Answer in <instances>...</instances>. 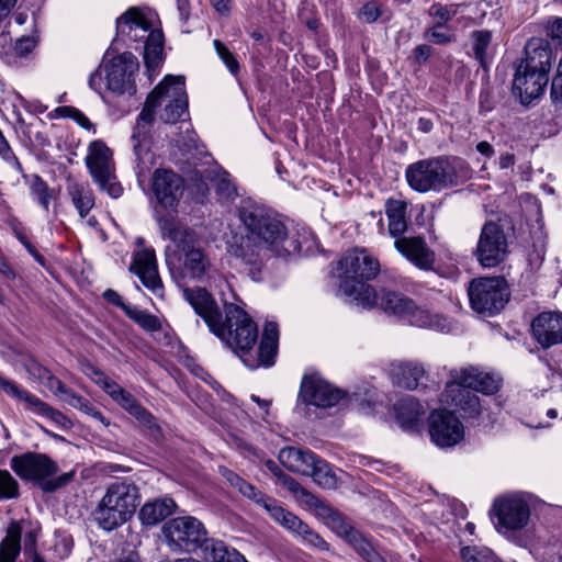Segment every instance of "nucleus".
<instances>
[{
	"label": "nucleus",
	"instance_id": "nucleus-1",
	"mask_svg": "<svg viewBox=\"0 0 562 562\" xmlns=\"http://www.w3.org/2000/svg\"><path fill=\"white\" fill-rule=\"evenodd\" d=\"M184 300L205 322L209 329L220 338L228 334L227 344L249 369L269 368L274 364L278 352L279 328L274 322H267L257 351L252 348L258 339V328L249 315L236 304L224 305L220 311L213 296L204 288H184Z\"/></svg>",
	"mask_w": 562,
	"mask_h": 562
},
{
	"label": "nucleus",
	"instance_id": "nucleus-2",
	"mask_svg": "<svg viewBox=\"0 0 562 562\" xmlns=\"http://www.w3.org/2000/svg\"><path fill=\"white\" fill-rule=\"evenodd\" d=\"M239 220L246 234L229 244L228 252L254 281L260 280L266 251L280 257L302 251L301 244L288 238L285 225L266 206L245 202Z\"/></svg>",
	"mask_w": 562,
	"mask_h": 562
},
{
	"label": "nucleus",
	"instance_id": "nucleus-3",
	"mask_svg": "<svg viewBox=\"0 0 562 562\" xmlns=\"http://www.w3.org/2000/svg\"><path fill=\"white\" fill-rule=\"evenodd\" d=\"M340 279L339 291L364 308L376 303V292L368 282L380 272V262L367 249L356 248L347 252L337 263Z\"/></svg>",
	"mask_w": 562,
	"mask_h": 562
},
{
	"label": "nucleus",
	"instance_id": "nucleus-4",
	"mask_svg": "<svg viewBox=\"0 0 562 562\" xmlns=\"http://www.w3.org/2000/svg\"><path fill=\"white\" fill-rule=\"evenodd\" d=\"M116 36L134 48L143 49L145 66L156 74L162 60L164 34L154 30L150 19L138 8L132 7L116 19Z\"/></svg>",
	"mask_w": 562,
	"mask_h": 562
},
{
	"label": "nucleus",
	"instance_id": "nucleus-5",
	"mask_svg": "<svg viewBox=\"0 0 562 562\" xmlns=\"http://www.w3.org/2000/svg\"><path fill=\"white\" fill-rule=\"evenodd\" d=\"M469 173L467 162L456 156L436 157L411 164L405 172L408 186L417 192H440L459 184Z\"/></svg>",
	"mask_w": 562,
	"mask_h": 562
},
{
	"label": "nucleus",
	"instance_id": "nucleus-6",
	"mask_svg": "<svg viewBox=\"0 0 562 562\" xmlns=\"http://www.w3.org/2000/svg\"><path fill=\"white\" fill-rule=\"evenodd\" d=\"M140 499L139 487L132 479L113 480L93 513L98 526L106 531L121 527L135 515Z\"/></svg>",
	"mask_w": 562,
	"mask_h": 562
},
{
	"label": "nucleus",
	"instance_id": "nucleus-7",
	"mask_svg": "<svg viewBox=\"0 0 562 562\" xmlns=\"http://www.w3.org/2000/svg\"><path fill=\"white\" fill-rule=\"evenodd\" d=\"M164 238L175 246V256L182 263L183 272L192 279L203 280L213 266L194 231L178 223L173 216L167 215L158 220Z\"/></svg>",
	"mask_w": 562,
	"mask_h": 562
},
{
	"label": "nucleus",
	"instance_id": "nucleus-8",
	"mask_svg": "<svg viewBox=\"0 0 562 562\" xmlns=\"http://www.w3.org/2000/svg\"><path fill=\"white\" fill-rule=\"evenodd\" d=\"M138 71L137 57L131 52H124L91 72L88 83L103 100L105 91L117 97L131 98L137 92Z\"/></svg>",
	"mask_w": 562,
	"mask_h": 562
},
{
	"label": "nucleus",
	"instance_id": "nucleus-9",
	"mask_svg": "<svg viewBox=\"0 0 562 562\" xmlns=\"http://www.w3.org/2000/svg\"><path fill=\"white\" fill-rule=\"evenodd\" d=\"M10 468L20 479L37 483L46 493L68 485L75 476V471L56 476L58 464L47 454L33 451L13 456L10 459Z\"/></svg>",
	"mask_w": 562,
	"mask_h": 562
},
{
	"label": "nucleus",
	"instance_id": "nucleus-10",
	"mask_svg": "<svg viewBox=\"0 0 562 562\" xmlns=\"http://www.w3.org/2000/svg\"><path fill=\"white\" fill-rule=\"evenodd\" d=\"M146 102L155 113L161 109L159 117L165 124H176L189 115L184 78L166 76L147 95Z\"/></svg>",
	"mask_w": 562,
	"mask_h": 562
},
{
	"label": "nucleus",
	"instance_id": "nucleus-11",
	"mask_svg": "<svg viewBox=\"0 0 562 562\" xmlns=\"http://www.w3.org/2000/svg\"><path fill=\"white\" fill-rule=\"evenodd\" d=\"M468 295L474 312L494 316L505 307L510 293L504 277H483L470 282Z\"/></svg>",
	"mask_w": 562,
	"mask_h": 562
},
{
	"label": "nucleus",
	"instance_id": "nucleus-12",
	"mask_svg": "<svg viewBox=\"0 0 562 562\" xmlns=\"http://www.w3.org/2000/svg\"><path fill=\"white\" fill-rule=\"evenodd\" d=\"M162 535L171 550L187 553H194L199 549L204 552L211 541L204 525L192 516L170 519L164 525Z\"/></svg>",
	"mask_w": 562,
	"mask_h": 562
},
{
	"label": "nucleus",
	"instance_id": "nucleus-13",
	"mask_svg": "<svg viewBox=\"0 0 562 562\" xmlns=\"http://www.w3.org/2000/svg\"><path fill=\"white\" fill-rule=\"evenodd\" d=\"M375 305L418 327L439 328L445 321L441 316L417 306L412 299L394 291H382L380 296L376 295V303L373 306Z\"/></svg>",
	"mask_w": 562,
	"mask_h": 562
},
{
	"label": "nucleus",
	"instance_id": "nucleus-14",
	"mask_svg": "<svg viewBox=\"0 0 562 562\" xmlns=\"http://www.w3.org/2000/svg\"><path fill=\"white\" fill-rule=\"evenodd\" d=\"M113 153L105 143H90L86 157L87 167L99 188L117 199L123 193L122 186L114 175Z\"/></svg>",
	"mask_w": 562,
	"mask_h": 562
},
{
	"label": "nucleus",
	"instance_id": "nucleus-15",
	"mask_svg": "<svg viewBox=\"0 0 562 562\" xmlns=\"http://www.w3.org/2000/svg\"><path fill=\"white\" fill-rule=\"evenodd\" d=\"M474 255L484 268L496 267L505 260L507 238L499 224L488 221L483 225Z\"/></svg>",
	"mask_w": 562,
	"mask_h": 562
},
{
	"label": "nucleus",
	"instance_id": "nucleus-16",
	"mask_svg": "<svg viewBox=\"0 0 562 562\" xmlns=\"http://www.w3.org/2000/svg\"><path fill=\"white\" fill-rule=\"evenodd\" d=\"M499 386L501 380L498 378L483 372L476 367L469 366L450 370L445 391L451 393L461 392L460 390H474L488 395L496 393Z\"/></svg>",
	"mask_w": 562,
	"mask_h": 562
},
{
	"label": "nucleus",
	"instance_id": "nucleus-17",
	"mask_svg": "<svg viewBox=\"0 0 562 562\" xmlns=\"http://www.w3.org/2000/svg\"><path fill=\"white\" fill-rule=\"evenodd\" d=\"M429 435L441 448L453 447L463 439L464 429L459 418L449 411H434L429 416Z\"/></svg>",
	"mask_w": 562,
	"mask_h": 562
},
{
	"label": "nucleus",
	"instance_id": "nucleus-18",
	"mask_svg": "<svg viewBox=\"0 0 562 562\" xmlns=\"http://www.w3.org/2000/svg\"><path fill=\"white\" fill-rule=\"evenodd\" d=\"M345 392L317 375L304 376L301 382L299 400L306 405L328 408L337 405Z\"/></svg>",
	"mask_w": 562,
	"mask_h": 562
},
{
	"label": "nucleus",
	"instance_id": "nucleus-19",
	"mask_svg": "<svg viewBox=\"0 0 562 562\" xmlns=\"http://www.w3.org/2000/svg\"><path fill=\"white\" fill-rule=\"evenodd\" d=\"M495 526L498 530H517L524 528L530 517L528 503L520 496L510 495L496 501L493 505Z\"/></svg>",
	"mask_w": 562,
	"mask_h": 562
},
{
	"label": "nucleus",
	"instance_id": "nucleus-20",
	"mask_svg": "<svg viewBox=\"0 0 562 562\" xmlns=\"http://www.w3.org/2000/svg\"><path fill=\"white\" fill-rule=\"evenodd\" d=\"M151 189L164 209L175 210L183 195L184 180L171 169H157L151 178Z\"/></svg>",
	"mask_w": 562,
	"mask_h": 562
},
{
	"label": "nucleus",
	"instance_id": "nucleus-21",
	"mask_svg": "<svg viewBox=\"0 0 562 562\" xmlns=\"http://www.w3.org/2000/svg\"><path fill=\"white\" fill-rule=\"evenodd\" d=\"M548 82L549 76L543 72L517 66L513 80V93L519 98L521 104L528 105L542 95Z\"/></svg>",
	"mask_w": 562,
	"mask_h": 562
},
{
	"label": "nucleus",
	"instance_id": "nucleus-22",
	"mask_svg": "<svg viewBox=\"0 0 562 562\" xmlns=\"http://www.w3.org/2000/svg\"><path fill=\"white\" fill-rule=\"evenodd\" d=\"M531 334L543 348L562 344V313L542 312L531 323Z\"/></svg>",
	"mask_w": 562,
	"mask_h": 562
},
{
	"label": "nucleus",
	"instance_id": "nucleus-23",
	"mask_svg": "<svg viewBox=\"0 0 562 562\" xmlns=\"http://www.w3.org/2000/svg\"><path fill=\"white\" fill-rule=\"evenodd\" d=\"M130 271L135 273L144 286L155 295H162L164 285L158 273L154 249H143L135 252Z\"/></svg>",
	"mask_w": 562,
	"mask_h": 562
},
{
	"label": "nucleus",
	"instance_id": "nucleus-24",
	"mask_svg": "<svg viewBox=\"0 0 562 562\" xmlns=\"http://www.w3.org/2000/svg\"><path fill=\"white\" fill-rule=\"evenodd\" d=\"M0 389L3 392H5L9 396L16 398L19 401L25 402L33 412L48 417L50 420H53L56 424L65 425L66 423L69 422L68 418L61 412L53 408L50 405L43 402L36 395L20 387L13 381L8 380L1 375H0Z\"/></svg>",
	"mask_w": 562,
	"mask_h": 562
},
{
	"label": "nucleus",
	"instance_id": "nucleus-25",
	"mask_svg": "<svg viewBox=\"0 0 562 562\" xmlns=\"http://www.w3.org/2000/svg\"><path fill=\"white\" fill-rule=\"evenodd\" d=\"M524 50L525 58L518 66L549 76L554 58L550 43L542 37H531L526 43Z\"/></svg>",
	"mask_w": 562,
	"mask_h": 562
},
{
	"label": "nucleus",
	"instance_id": "nucleus-26",
	"mask_svg": "<svg viewBox=\"0 0 562 562\" xmlns=\"http://www.w3.org/2000/svg\"><path fill=\"white\" fill-rule=\"evenodd\" d=\"M397 251L414 266L423 270H431L435 252L427 246L423 237H398L394 241Z\"/></svg>",
	"mask_w": 562,
	"mask_h": 562
},
{
	"label": "nucleus",
	"instance_id": "nucleus-27",
	"mask_svg": "<svg viewBox=\"0 0 562 562\" xmlns=\"http://www.w3.org/2000/svg\"><path fill=\"white\" fill-rule=\"evenodd\" d=\"M394 417L404 430H415L422 424L426 411L424 406L413 396L398 400L394 406Z\"/></svg>",
	"mask_w": 562,
	"mask_h": 562
},
{
	"label": "nucleus",
	"instance_id": "nucleus-28",
	"mask_svg": "<svg viewBox=\"0 0 562 562\" xmlns=\"http://www.w3.org/2000/svg\"><path fill=\"white\" fill-rule=\"evenodd\" d=\"M461 392L443 391V401L461 414L464 419H476L482 414L483 405L480 397L470 390H460Z\"/></svg>",
	"mask_w": 562,
	"mask_h": 562
},
{
	"label": "nucleus",
	"instance_id": "nucleus-29",
	"mask_svg": "<svg viewBox=\"0 0 562 562\" xmlns=\"http://www.w3.org/2000/svg\"><path fill=\"white\" fill-rule=\"evenodd\" d=\"M316 454L310 450L286 447L280 450L279 461L291 472L308 475L313 471Z\"/></svg>",
	"mask_w": 562,
	"mask_h": 562
},
{
	"label": "nucleus",
	"instance_id": "nucleus-30",
	"mask_svg": "<svg viewBox=\"0 0 562 562\" xmlns=\"http://www.w3.org/2000/svg\"><path fill=\"white\" fill-rule=\"evenodd\" d=\"M176 508L177 504L172 498H156L140 507L138 518L145 526H155L172 515Z\"/></svg>",
	"mask_w": 562,
	"mask_h": 562
},
{
	"label": "nucleus",
	"instance_id": "nucleus-31",
	"mask_svg": "<svg viewBox=\"0 0 562 562\" xmlns=\"http://www.w3.org/2000/svg\"><path fill=\"white\" fill-rule=\"evenodd\" d=\"M425 374V369L416 362H394L390 369L392 382L397 386L414 390L418 386L420 378Z\"/></svg>",
	"mask_w": 562,
	"mask_h": 562
},
{
	"label": "nucleus",
	"instance_id": "nucleus-32",
	"mask_svg": "<svg viewBox=\"0 0 562 562\" xmlns=\"http://www.w3.org/2000/svg\"><path fill=\"white\" fill-rule=\"evenodd\" d=\"M22 526L12 520L0 542V562H15L21 552Z\"/></svg>",
	"mask_w": 562,
	"mask_h": 562
},
{
	"label": "nucleus",
	"instance_id": "nucleus-33",
	"mask_svg": "<svg viewBox=\"0 0 562 562\" xmlns=\"http://www.w3.org/2000/svg\"><path fill=\"white\" fill-rule=\"evenodd\" d=\"M220 473L226 480V482L231 486L235 487L241 495L261 505L262 507H265L267 502L270 499L269 496L257 490L252 484L245 481L234 471L225 467H220Z\"/></svg>",
	"mask_w": 562,
	"mask_h": 562
},
{
	"label": "nucleus",
	"instance_id": "nucleus-34",
	"mask_svg": "<svg viewBox=\"0 0 562 562\" xmlns=\"http://www.w3.org/2000/svg\"><path fill=\"white\" fill-rule=\"evenodd\" d=\"M407 204L401 200H387L385 203V213L389 220V233L392 237L404 234L407 229L406 222Z\"/></svg>",
	"mask_w": 562,
	"mask_h": 562
},
{
	"label": "nucleus",
	"instance_id": "nucleus-35",
	"mask_svg": "<svg viewBox=\"0 0 562 562\" xmlns=\"http://www.w3.org/2000/svg\"><path fill=\"white\" fill-rule=\"evenodd\" d=\"M206 546L203 553L210 562H248L235 548L222 540L211 539Z\"/></svg>",
	"mask_w": 562,
	"mask_h": 562
},
{
	"label": "nucleus",
	"instance_id": "nucleus-36",
	"mask_svg": "<svg viewBox=\"0 0 562 562\" xmlns=\"http://www.w3.org/2000/svg\"><path fill=\"white\" fill-rule=\"evenodd\" d=\"M492 43V32L488 30H475L471 33L472 57L481 65L483 69H487L491 63L488 49Z\"/></svg>",
	"mask_w": 562,
	"mask_h": 562
},
{
	"label": "nucleus",
	"instance_id": "nucleus-37",
	"mask_svg": "<svg viewBox=\"0 0 562 562\" xmlns=\"http://www.w3.org/2000/svg\"><path fill=\"white\" fill-rule=\"evenodd\" d=\"M23 179L30 189L32 199L35 200L45 212H48L50 200L54 196V190L36 173L23 175Z\"/></svg>",
	"mask_w": 562,
	"mask_h": 562
},
{
	"label": "nucleus",
	"instance_id": "nucleus-38",
	"mask_svg": "<svg viewBox=\"0 0 562 562\" xmlns=\"http://www.w3.org/2000/svg\"><path fill=\"white\" fill-rule=\"evenodd\" d=\"M263 508L270 514V516L277 522H279L284 528L297 535L303 528H305V522H303L297 516H295L291 512H288L283 507L279 506L277 501L271 497Z\"/></svg>",
	"mask_w": 562,
	"mask_h": 562
},
{
	"label": "nucleus",
	"instance_id": "nucleus-39",
	"mask_svg": "<svg viewBox=\"0 0 562 562\" xmlns=\"http://www.w3.org/2000/svg\"><path fill=\"white\" fill-rule=\"evenodd\" d=\"M67 190L80 217H86L94 205L92 190L88 186L76 182L69 184Z\"/></svg>",
	"mask_w": 562,
	"mask_h": 562
},
{
	"label": "nucleus",
	"instance_id": "nucleus-40",
	"mask_svg": "<svg viewBox=\"0 0 562 562\" xmlns=\"http://www.w3.org/2000/svg\"><path fill=\"white\" fill-rule=\"evenodd\" d=\"M157 125L155 112L145 102L140 113L137 115L132 134V140H148L154 137L153 131Z\"/></svg>",
	"mask_w": 562,
	"mask_h": 562
},
{
	"label": "nucleus",
	"instance_id": "nucleus-41",
	"mask_svg": "<svg viewBox=\"0 0 562 562\" xmlns=\"http://www.w3.org/2000/svg\"><path fill=\"white\" fill-rule=\"evenodd\" d=\"M313 481L323 488L335 490L338 487V479L331 467L325 460L316 456L313 471L308 473Z\"/></svg>",
	"mask_w": 562,
	"mask_h": 562
},
{
	"label": "nucleus",
	"instance_id": "nucleus-42",
	"mask_svg": "<svg viewBox=\"0 0 562 562\" xmlns=\"http://www.w3.org/2000/svg\"><path fill=\"white\" fill-rule=\"evenodd\" d=\"M532 553L539 562H554L555 558L562 554V540L552 536L547 540L539 541L533 547Z\"/></svg>",
	"mask_w": 562,
	"mask_h": 562
},
{
	"label": "nucleus",
	"instance_id": "nucleus-43",
	"mask_svg": "<svg viewBox=\"0 0 562 562\" xmlns=\"http://www.w3.org/2000/svg\"><path fill=\"white\" fill-rule=\"evenodd\" d=\"M125 315L146 331L154 333L161 329V322L156 315L137 306L131 305Z\"/></svg>",
	"mask_w": 562,
	"mask_h": 562
},
{
	"label": "nucleus",
	"instance_id": "nucleus-44",
	"mask_svg": "<svg viewBox=\"0 0 562 562\" xmlns=\"http://www.w3.org/2000/svg\"><path fill=\"white\" fill-rule=\"evenodd\" d=\"M63 401L66 402L71 407L77 408L83 412L85 414L93 417L103 426L108 427L110 425V420L106 417H104V415L86 397L72 393L68 394L67 397H63Z\"/></svg>",
	"mask_w": 562,
	"mask_h": 562
},
{
	"label": "nucleus",
	"instance_id": "nucleus-45",
	"mask_svg": "<svg viewBox=\"0 0 562 562\" xmlns=\"http://www.w3.org/2000/svg\"><path fill=\"white\" fill-rule=\"evenodd\" d=\"M134 418L138 422L145 436L154 441H160L164 437L162 428L156 417L145 407H143Z\"/></svg>",
	"mask_w": 562,
	"mask_h": 562
},
{
	"label": "nucleus",
	"instance_id": "nucleus-46",
	"mask_svg": "<svg viewBox=\"0 0 562 562\" xmlns=\"http://www.w3.org/2000/svg\"><path fill=\"white\" fill-rule=\"evenodd\" d=\"M460 555L464 562H501L486 547L467 546L460 550Z\"/></svg>",
	"mask_w": 562,
	"mask_h": 562
},
{
	"label": "nucleus",
	"instance_id": "nucleus-47",
	"mask_svg": "<svg viewBox=\"0 0 562 562\" xmlns=\"http://www.w3.org/2000/svg\"><path fill=\"white\" fill-rule=\"evenodd\" d=\"M19 497L20 484L18 480L8 470L0 469V502Z\"/></svg>",
	"mask_w": 562,
	"mask_h": 562
},
{
	"label": "nucleus",
	"instance_id": "nucleus-48",
	"mask_svg": "<svg viewBox=\"0 0 562 562\" xmlns=\"http://www.w3.org/2000/svg\"><path fill=\"white\" fill-rule=\"evenodd\" d=\"M325 524L338 536L347 540H357L358 532L353 530L351 525L346 520L344 515L337 510L328 518Z\"/></svg>",
	"mask_w": 562,
	"mask_h": 562
},
{
	"label": "nucleus",
	"instance_id": "nucleus-49",
	"mask_svg": "<svg viewBox=\"0 0 562 562\" xmlns=\"http://www.w3.org/2000/svg\"><path fill=\"white\" fill-rule=\"evenodd\" d=\"M460 7L461 4L457 3L442 5L439 2H435L430 5L428 13L437 21L435 24L447 26V22L457 15Z\"/></svg>",
	"mask_w": 562,
	"mask_h": 562
},
{
	"label": "nucleus",
	"instance_id": "nucleus-50",
	"mask_svg": "<svg viewBox=\"0 0 562 562\" xmlns=\"http://www.w3.org/2000/svg\"><path fill=\"white\" fill-rule=\"evenodd\" d=\"M213 46L216 50L217 56L225 64L228 71L233 76H237L239 72L240 66H239V63H238L236 56L220 40H214Z\"/></svg>",
	"mask_w": 562,
	"mask_h": 562
},
{
	"label": "nucleus",
	"instance_id": "nucleus-51",
	"mask_svg": "<svg viewBox=\"0 0 562 562\" xmlns=\"http://www.w3.org/2000/svg\"><path fill=\"white\" fill-rule=\"evenodd\" d=\"M54 116L57 117H70L79 126L91 130L92 123L90 120L78 109L72 106H59L54 110Z\"/></svg>",
	"mask_w": 562,
	"mask_h": 562
},
{
	"label": "nucleus",
	"instance_id": "nucleus-52",
	"mask_svg": "<svg viewBox=\"0 0 562 562\" xmlns=\"http://www.w3.org/2000/svg\"><path fill=\"white\" fill-rule=\"evenodd\" d=\"M442 29H449L440 24L427 29L424 33V37L436 45H446L454 41V35L450 32H445Z\"/></svg>",
	"mask_w": 562,
	"mask_h": 562
},
{
	"label": "nucleus",
	"instance_id": "nucleus-53",
	"mask_svg": "<svg viewBox=\"0 0 562 562\" xmlns=\"http://www.w3.org/2000/svg\"><path fill=\"white\" fill-rule=\"evenodd\" d=\"M93 380L113 401L125 390L100 370H94Z\"/></svg>",
	"mask_w": 562,
	"mask_h": 562
},
{
	"label": "nucleus",
	"instance_id": "nucleus-54",
	"mask_svg": "<svg viewBox=\"0 0 562 562\" xmlns=\"http://www.w3.org/2000/svg\"><path fill=\"white\" fill-rule=\"evenodd\" d=\"M215 181V191L221 198L231 200L237 195L236 188L232 183L229 175L226 171L218 175Z\"/></svg>",
	"mask_w": 562,
	"mask_h": 562
},
{
	"label": "nucleus",
	"instance_id": "nucleus-55",
	"mask_svg": "<svg viewBox=\"0 0 562 562\" xmlns=\"http://www.w3.org/2000/svg\"><path fill=\"white\" fill-rule=\"evenodd\" d=\"M173 125L171 133L177 136L176 140H195L198 137L190 120L181 119Z\"/></svg>",
	"mask_w": 562,
	"mask_h": 562
},
{
	"label": "nucleus",
	"instance_id": "nucleus-56",
	"mask_svg": "<svg viewBox=\"0 0 562 562\" xmlns=\"http://www.w3.org/2000/svg\"><path fill=\"white\" fill-rule=\"evenodd\" d=\"M124 411H126L131 416H135L144 406L132 395L130 392L124 390L120 395L114 400Z\"/></svg>",
	"mask_w": 562,
	"mask_h": 562
},
{
	"label": "nucleus",
	"instance_id": "nucleus-57",
	"mask_svg": "<svg viewBox=\"0 0 562 562\" xmlns=\"http://www.w3.org/2000/svg\"><path fill=\"white\" fill-rule=\"evenodd\" d=\"M383 7L375 1H369L360 9V16L367 23L375 22L382 16Z\"/></svg>",
	"mask_w": 562,
	"mask_h": 562
},
{
	"label": "nucleus",
	"instance_id": "nucleus-58",
	"mask_svg": "<svg viewBox=\"0 0 562 562\" xmlns=\"http://www.w3.org/2000/svg\"><path fill=\"white\" fill-rule=\"evenodd\" d=\"M299 536H301L302 539L306 543H308L319 550H323V551L328 550V543L318 533H316L314 530H312L306 524H305V528H303L300 531Z\"/></svg>",
	"mask_w": 562,
	"mask_h": 562
},
{
	"label": "nucleus",
	"instance_id": "nucleus-59",
	"mask_svg": "<svg viewBox=\"0 0 562 562\" xmlns=\"http://www.w3.org/2000/svg\"><path fill=\"white\" fill-rule=\"evenodd\" d=\"M37 42L33 36L18 38L14 44V53L19 57H26L36 46Z\"/></svg>",
	"mask_w": 562,
	"mask_h": 562
},
{
	"label": "nucleus",
	"instance_id": "nucleus-60",
	"mask_svg": "<svg viewBox=\"0 0 562 562\" xmlns=\"http://www.w3.org/2000/svg\"><path fill=\"white\" fill-rule=\"evenodd\" d=\"M546 31L548 36L562 44V18H551L547 21Z\"/></svg>",
	"mask_w": 562,
	"mask_h": 562
},
{
	"label": "nucleus",
	"instance_id": "nucleus-61",
	"mask_svg": "<svg viewBox=\"0 0 562 562\" xmlns=\"http://www.w3.org/2000/svg\"><path fill=\"white\" fill-rule=\"evenodd\" d=\"M276 476L281 481V483L293 494L299 496L304 487L292 476L286 474L283 471H279L276 473Z\"/></svg>",
	"mask_w": 562,
	"mask_h": 562
},
{
	"label": "nucleus",
	"instance_id": "nucleus-62",
	"mask_svg": "<svg viewBox=\"0 0 562 562\" xmlns=\"http://www.w3.org/2000/svg\"><path fill=\"white\" fill-rule=\"evenodd\" d=\"M103 297L104 300L116 306V307H120L124 314L126 313L127 308H130V304L125 303L122 299V296L115 291V290H112V289H108L104 291L103 293Z\"/></svg>",
	"mask_w": 562,
	"mask_h": 562
},
{
	"label": "nucleus",
	"instance_id": "nucleus-63",
	"mask_svg": "<svg viewBox=\"0 0 562 562\" xmlns=\"http://www.w3.org/2000/svg\"><path fill=\"white\" fill-rule=\"evenodd\" d=\"M201 379L206 382L214 391L217 392L218 395H221L222 400L229 401L233 396L226 392L222 385L207 372H203L201 375Z\"/></svg>",
	"mask_w": 562,
	"mask_h": 562
},
{
	"label": "nucleus",
	"instance_id": "nucleus-64",
	"mask_svg": "<svg viewBox=\"0 0 562 562\" xmlns=\"http://www.w3.org/2000/svg\"><path fill=\"white\" fill-rule=\"evenodd\" d=\"M551 99L555 104L562 105V76L555 75L551 83Z\"/></svg>",
	"mask_w": 562,
	"mask_h": 562
}]
</instances>
